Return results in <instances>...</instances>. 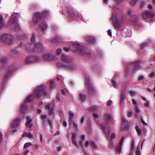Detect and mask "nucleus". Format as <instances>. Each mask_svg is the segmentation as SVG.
I'll use <instances>...</instances> for the list:
<instances>
[{
	"label": "nucleus",
	"mask_w": 155,
	"mask_h": 155,
	"mask_svg": "<svg viewBox=\"0 0 155 155\" xmlns=\"http://www.w3.org/2000/svg\"><path fill=\"white\" fill-rule=\"evenodd\" d=\"M150 78H152L155 77V74L153 72H152L149 75Z\"/></svg>",
	"instance_id": "37"
},
{
	"label": "nucleus",
	"mask_w": 155,
	"mask_h": 155,
	"mask_svg": "<svg viewBox=\"0 0 155 155\" xmlns=\"http://www.w3.org/2000/svg\"><path fill=\"white\" fill-rule=\"evenodd\" d=\"M24 38V37L21 35H18L17 37V39L19 40H21Z\"/></svg>",
	"instance_id": "39"
},
{
	"label": "nucleus",
	"mask_w": 155,
	"mask_h": 155,
	"mask_svg": "<svg viewBox=\"0 0 155 155\" xmlns=\"http://www.w3.org/2000/svg\"><path fill=\"white\" fill-rule=\"evenodd\" d=\"M89 144H90V143L88 141H87L85 143V146L86 147H88L89 145Z\"/></svg>",
	"instance_id": "51"
},
{
	"label": "nucleus",
	"mask_w": 155,
	"mask_h": 155,
	"mask_svg": "<svg viewBox=\"0 0 155 155\" xmlns=\"http://www.w3.org/2000/svg\"><path fill=\"white\" fill-rule=\"evenodd\" d=\"M27 120H28L27 122L26 123V126L29 127H30L32 126L33 124H30V123L32 121L31 119H30V117H26Z\"/></svg>",
	"instance_id": "22"
},
{
	"label": "nucleus",
	"mask_w": 155,
	"mask_h": 155,
	"mask_svg": "<svg viewBox=\"0 0 155 155\" xmlns=\"http://www.w3.org/2000/svg\"><path fill=\"white\" fill-rule=\"evenodd\" d=\"M72 142L73 144L76 146H78L77 143L75 140V139H72Z\"/></svg>",
	"instance_id": "45"
},
{
	"label": "nucleus",
	"mask_w": 155,
	"mask_h": 155,
	"mask_svg": "<svg viewBox=\"0 0 155 155\" xmlns=\"http://www.w3.org/2000/svg\"><path fill=\"white\" fill-rule=\"evenodd\" d=\"M107 33L110 36H112V33H111V31L109 29L107 31Z\"/></svg>",
	"instance_id": "49"
},
{
	"label": "nucleus",
	"mask_w": 155,
	"mask_h": 155,
	"mask_svg": "<svg viewBox=\"0 0 155 155\" xmlns=\"http://www.w3.org/2000/svg\"><path fill=\"white\" fill-rule=\"evenodd\" d=\"M14 41V38L12 35L7 34H4L1 36L0 41L5 44H11Z\"/></svg>",
	"instance_id": "3"
},
{
	"label": "nucleus",
	"mask_w": 155,
	"mask_h": 155,
	"mask_svg": "<svg viewBox=\"0 0 155 155\" xmlns=\"http://www.w3.org/2000/svg\"><path fill=\"white\" fill-rule=\"evenodd\" d=\"M90 145L91 147L95 149L98 148L97 145L94 142L91 141L90 142Z\"/></svg>",
	"instance_id": "28"
},
{
	"label": "nucleus",
	"mask_w": 155,
	"mask_h": 155,
	"mask_svg": "<svg viewBox=\"0 0 155 155\" xmlns=\"http://www.w3.org/2000/svg\"><path fill=\"white\" fill-rule=\"evenodd\" d=\"M43 58L44 60L48 61H53L55 60L56 59V57L54 55L50 54L44 55L43 57Z\"/></svg>",
	"instance_id": "10"
},
{
	"label": "nucleus",
	"mask_w": 155,
	"mask_h": 155,
	"mask_svg": "<svg viewBox=\"0 0 155 155\" xmlns=\"http://www.w3.org/2000/svg\"><path fill=\"white\" fill-rule=\"evenodd\" d=\"M145 3L144 2H142L140 4V7H141V8H143V5H145Z\"/></svg>",
	"instance_id": "55"
},
{
	"label": "nucleus",
	"mask_w": 155,
	"mask_h": 155,
	"mask_svg": "<svg viewBox=\"0 0 155 155\" xmlns=\"http://www.w3.org/2000/svg\"><path fill=\"white\" fill-rule=\"evenodd\" d=\"M72 117H70V124L71 125L72 124Z\"/></svg>",
	"instance_id": "62"
},
{
	"label": "nucleus",
	"mask_w": 155,
	"mask_h": 155,
	"mask_svg": "<svg viewBox=\"0 0 155 155\" xmlns=\"http://www.w3.org/2000/svg\"><path fill=\"white\" fill-rule=\"evenodd\" d=\"M47 25L45 22H41L38 25L39 29L43 31H44L47 29Z\"/></svg>",
	"instance_id": "16"
},
{
	"label": "nucleus",
	"mask_w": 155,
	"mask_h": 155,
	"mask_svg": "<svg viewBox=\"0 0 155 155\" xmlns=\"http://www.w3.org/2000/svg\"><path fill=\"white\" fill-rule=\"evenodd\" d=\"M48 12H47V11H46V12H43V15H44V17H46L47 15H48Z\"/></svg>",
	"instance_id": "52"
},
{
	"label": "nucleus",
	"mask_w": 155,
	"mask_h": 155,
	"mask_svg": "<svg viewBox=\"0 0 155 155\" xmlns=\"http://www.w3.org/2000/svg\"><path fill=\"white\" fill-rule=\"evenodd\" d=\"M101 127L103 130L104 131L106 136L108 137L110 135V129L108 127L106 126V125L101 124Z\"/></svg>",
	"instance_id": "13"
},
{
	"label": "nucleus",
	"mask_w": 155,
	"mask_h": 155,
	"mask_svg": "<svg viewBox=\"0 0 155 155\" xmlns=\"http://www.w3.org/2000/svg\"><path fill=\"white\" fill-rule=\"evenodd\" d=\"M61 59L62 61L68 63L72 62V60L69 56L65 54H62L61 57Z\"/></svg>",
	"instance_id": "15"
},
{
	"label": "nucleus",
	"mask_w": 155,
	"mask_h": 155,
	"mask_svg": "<svg viewBox=\"0 0 155 155\" xmlns=\"http://www.w3.org/2000/svg\"><path fill=\"white\" fill-rule=\"evenodd\" d=\"M39 59L38 57L34 56H31L28 57L25 60V63H30L36 62Z\"/></svg>",
	"instance_id": "12"
},
{
	"label": "nucleus",
	"mask_w": 155,
	"mask_h": 155,
	"mask_svg": "<svg viewBox=\"0 0 155 155\" xmlns=\"http://www.w3.org/2000/svg\"><path fill=\"white\" fill-rule=\"evenodd\" d=\"M112 103V101L111 100H109L107 102V104L108 106H110Z\"/></svg>",
	"instance_id": "54"
},
{
	"label": "nucleus",
	"mask_w": 155,
	"mask_h": 155,
	"mask_svg": "<svg viewBox=\"0 0 155 155\" xmlns=\"http://www.w3.org/2000/svg\"><path fill=\"white\" fill-rule=\"evenodd\" d=\"M155 15L153 12L148 11L144 12L142 13V15L143 19H146L149 17H152Z\"/></svg>",
	"instance_id": "11"
},
{
	"label": "nucleus",
	"mask_w": 155,
	"mask_h": 155,
	"mask_svg": "<svg viewBox=\"0 0 155 155\" xmlns=\"http://www.w3.org/2000/svg\"><path fill=\"white\" fill-rule=\"evenodd\" d=\"M147 45H148L147 43V42H146V43H144L143 44H142L141 46V47L142 48L144 49L145 47H146Z\"/></svg>",
	"instance_id": "38"
},
{
	"label": "nucleus",
	"mask_w": 155,
	"mask_h": 155,
	"mask_svg": "<svg viewBox=\"0 0 155 155\" xmlns=\"http://www.w3.org/2000/svg\"><path fill=\"white\" fill-rule=\"evenodd\" d=\"M123 22L122 21H120L118 19H116V22L114 23V25L116 28H118L119 27L120 25Z\"/></svg>",
	"instance_id": "25"
},
{
	"label": "nucleus",
	"mask_w": 155,
	"mask_h": 155,
	"mask_svg": "<svg viewBox=\"0 0 155 155\" xmlns=\"http://www.w3.org/2000/svg\"><path fill=\"white\" fill-rule=\"evenodd\" d=\"M116 137L115 134L114 133H113L111 134V139H114Z\"/></svg>",
	"instance_id": "53"
},
{
	"label": "nucleus",
	"mask_w": 155,
	"mask_h": 155,
	"mask_svg": "<svg viewBox=\"0 0 155 155\" xmlns=\"http://www.w3.org/2000/svg\"><path fill=\"white\" fill-rule=\"evenodd\" d=\"M27 109V107L24 104H23L21 107V112L23 114L25 111Z\"/></svg>",
	"instance_id": "31"
},
{
	"label": "nucleus",
	"mask_w": 155,
	"mask_h": 155,
	"mask_svg": "<svg viewBox=\"0 0 155 155\" xmlns=\"http://www.w3.org/2000/svg\"><path fill=\"white\" fill-rule=\"evenodd\" d=\"M144 79V77L143 76H140L138 78V80H141Z\"/></svg>",
	"instance_id": "61"
},
{
	"label": "nucleus",
	"mask_w": 155,
	"mask_h": 155,
	"mask_svg": "<svg viewBox=\"0 0 155 155\" xmlns=\"http://www.w3.org/2000/svg\"><path fill=\"white\" fill-rule=\"evenodd\" d=\"M19 15L18 13H14L11 15L9 21L10 22L16 23L19 17Z\"/></svg>",
	"instance_id": "8"
},
{
	"label": "nucleus",
	"mask_w": 155,
	"mask_h": 155,
	"mask_svg": "<svg viewBox=\"0 0 155 155\" xmlns=\"http://www.w3.org/2000/svg\"><path fill=\"white\" fill-rule=\"evenodd\" d=\"M140 61H138L132 63L133 66L134 67L133 71H134L136 70V69L140 67L139 63Z\"/></svg>",
	"instance_id": "21"
},
{
	"label": "nucleus",
	"mask_w": 155,
	"mask_h": 155,
	"mask_svg": "<svg viewBox=\"0 0 155 155\" xmlns=\"http://www.w3.org/2000/svg\"><path fill=\"white\" fill-rule=\"evenodd\" d=\"M68 64H65L62 63L58 64V66L59 67H64L66 68L71 71L76 70L78 69V66L76 65L73 60L69 63Z\"/></svg>",
	"instance_id": "5"
},
{
	"label": "nucleus",
	"mask_w": 155,
	"mask_h": 155,
	"mask_svg": "<svg viewBox=\"0 0 155 155\" xmlns=\"http://www.w3.org/2000/svg\"><path fill=\"white\" fill-rule=\"evenodd\" d=\"M134 148V141H133L132 143L131 146V150H133Z\"/></svg>",
	"instance_id": "44"
},
{
	"label": "nucleus",
	"mask_w": 155,
	"mask_h": 155,
	"mask_svg": "<svg viewBox=\"0 0 155 155\" xmlns=\"http://www.w3.org/2000/svg\"><path fill=\"white\" fill-rule=\"evenodd\" d=\"M31 45L30 43L27 44L25 45L26 50L28 51H31L33 50L31 47ZM44 49V47L41 43L39 42L36 43L35 45V48L33 49L35 52H41Z\"/></svg>",
	"instance_id": "2"
},
{
	"label": "nucleus",
	"mask_w": 155,
	"mask_h": 155,
	"mask_svg": "<svg viewBox=\"0 0 155 155\" xmlns=\"http://www.w3.org/2000/svg\"><path fill=\"white\" fill-rule=\"evenodd\" d=\"M137 134L139 136H140L141 134V131L140 130H139L137 131Z\"/></svg>",
	"instance_id": "64"
},
{
	"label": "nucleus",
	"mask_w": 155,
	"mask_h": 155,
	"mask_svg": "<svg viewBox=\"0 0 155 155\" xmlns=\"http://www.w3.org/2000/svg\"><path fill=\"white\" fill-rule=\"evenodd\" d=\"M137 1V0H132L131 1V4H134L136 3Z\"/></svg>",
	"instance_id": "63"
},
{
	"label": "nucleus",
	"mask_w": 155,
	"mask_h": 155,
	"mask_svg": "<svg viewBox=\"0 0 155 155\" xmlns=\"http://www.w3.org/2000/svg\"><path fill=\"white\" fill-rule=\"evenodd\" d=\"M112 82L114 87L117 88V84L115 81H114V80H112Z\"/></svg>",
	"instance_id": "40"
},
{
	"label": "nucleus",
	"mask_w": 155,
	"mask_h": 155,
	"mask_svg": "<svg viewBox=\"0 0 155 155\" xmlns=\"http://www.w3.org/2000/svg\"><path fill=\"white\" fill-rule=\"evenodd\" d=\"M129 94L131 96H133L135 94V92L133 91H130L129 92Z\"/></svg>",
	"instance_id": "47"
},
{
	"label": "nucleus",
	"mask_w": 155,
	"mask_h": 155,
	"mask_svg": "<svg viewBox=\"0 0 155 155\" xmlns=\"http://www.w3.org/2000/svg\"><path fill=\"white\" fill-rule=\"evenodd\" d=\"M50 87L51 89H54L55 88L54 81L52 80H51L50 81Z\"/></svg>",
	"instance_id": "32"
},
{
	"label": "nucleus",
	"mask_w": 155,
	"mask_h": 155,
	"mask_svg": "<svg viewBox=\"0 0 155 155\" xmlns=\"http://www.w3.org/2000/svg\"><path fill=\"white\" fill-rule=\"evenodd\" d=\"M104 118L105 120L108 122H111L112 119L111 115L109 114H105L104 116Z\"/></svg>",
	"instance_id": "19"
},
{
	"label": "nucleus",
	"mask_w": 155,
	"mask_h": 155,
	"mask_svg": "<svg viewBox=\"0 0 155 155\" xmlns=\"http://www.w3.org/2000/svg\"><path fill=\"white\" fill-rule=\"evenodd\" d=\"M46 117L47 116L46 115H41V119L43 120V125L44 127H45L47 126L45 121V119L46 118Z\"/></svg>",
	"instance_id": "23"
},
{
	"label": "nucleus",
	"mask_w": 155,
	"mask_h": 155,
	"mask_svg": "<svg viewBox=\"0 0 155 155\" xmlns=\"http://www.w3.org/2000/svg\"><path fill=\"white\" fill-rule=\"evenodd\" d=\"M69 115L70 116V117L72 118L74 117V114L71 111H70L69 113Z\"/></svg>",
	"instance_id": "50"
},
{
	"label": "nucleus",
	"mask_w": 155,
	"mask_h": 155,
	"mask_svg": "<svg viewBox=\"0 0 155 155\" xmlns=\"http://www.w3.org/2000/svg\"><path fill=\"white\" fill-rule=\"evenodd\" d=\"M80 99L81 101L83 102L86 100V96L84 94H79Z\"/></svg>",
	"instance_id": "29"
},
{
	"label": "nucleus",
	"mask_w": 155,
	"mask_h": 155,
	"mask_svg": "<svg viewBox=\"0 0 155 155\" xmlns=\"http://www.w3.org/2000/svg\"><path fill=\"white\" fill-rule=\"evenodd\" d=\"M2 136L1 133L0 132V143H1L2 142Z\"/></svg>",
	"instance_id": "57"
},
{
	"label": "nucleus",
	"mask_w": 155,
	"mask_h": 155,
	"mask_svg": "<svg viewBox=\"0 0 155 155\" xmlns=\"http://www.w3.org/2000/svg\"><path fill=\"white\" fill-rule=\"evenodd\" d=\"M70 17L71 18H78V14L77 13H75L73 12L69 13Z\"/></svg>",
	"instance_id": "26"
},
{
	"label": "nucleus",
	"mask_w": 155,
	"mask_h": 155,
	"mask_svg": "<svg viewBox=\"0 0 155 155\" xmlns=\"http://www.w3.org/2000/svg\"><path fill=\"white\" fill-rule=\"evenodd\" d=\"M6 61V59L5 58H2L0 60V61L2 63H5Z\"/></svg>",
	"instance_id": "43"
},
{
	"label": "nucleus",
	"mask_w": 155,
	"mask_h": 155,
	"mask_svg": "<svg viewBox=\"0 0 155 155\" xmlns=\"http://www.w3.org/2000/svg\"><path fill=\"white\" fill-rule=\"evenodd\" d=\"M140 146L137 147L136 150V155H140V153L139 150Z\"/></svg>",
	"instance_id": "36"
},
{
	"label": "nucleus",
	"mask_w": 155,
	"mask_h": 155,
	"mask_svg": "<svg viewBox=\"0 0 155 155\" xmlns=\"http://www.w3.org/2000/svg\"><path fill=\"white\" fill-rule=\"evenodd\" d=\"M124 140V137H122L119 143L117 146L116 147V151L118 153H120L121 152V147Z\"/></svg>",
	"instance_id": "18"
},
{
	"label": "nucleus",
	"mask_w": 155,
	"mask_h": 155,
	"mask_svg": "<svg viewBox=\"0 0 155 155\" xmlns=\"http://www.w3.org/2000/svg\"><path fill=\"white\" fill-rule=\"evenodd\" d=\"M46 108L49 110V114L52 115L54 113L53 107L52 104H49L45 105Z\"/></svg>",
	"instance_id": "17"
},
{
	"label": "nucleus",
	"mask_w": 155,
	"mask_h": 155,
	"mask_svg": "<svg viewBox=\"0 0 155 155\" xmlns=\"http://www.w3.org/2000/svg\"><path fill=\"white\" fill-rule=\"evenodd\" d=\"M135 110L137 114L139 113V112H140V110L139 109H138V108H137V107H136Z\"/></svg>",
	"instance_id": "58"
},
{
	"label": "nucleus",
	"mask_w": 155,
	"mask_h": 155,
	"mask_svg": "<svg viewBox=\"0 0 155 155\" xmlns=\"http://www.w3.org/2000/svg\"><path fill=\"white\" fill-rule=\"evenodd\" d=\"M5 26V23L3 21L2 17L0 15V28H2Z\"/></svg>",
	"instance_id": "27"
},
{
	"label": "nucleus",
	"mask_w": 155,
	"mask_h": 155,
	"mask_svg": "<svg viewBox=\"0 0 155 155\" xmlns=\"http://www.w3.org/2000/svg\"><path fill=\"white\" fill-rule=\"evenodd\" d=\"M73 46L75 50L80 52L84 55L87 56L90 55V51L85 47L78 44H73Z\"/></svg>",
	"instance_id": "4"
},
{
	"label": "nucleus",
	"mask_w": 155,
	"mask_h": 155,
	"mask_svg": "<svg viewBox=\"0 0 155 155\" xmlns=\"http://www.w3.org/2000/svg\"><path fill=\"white\" fill-rule=\"evenodd\" d=\"M48 123L50 127H52L53 123L51 120L49 119L48 120Z\"/></svg>",
	"instance_id": "42"
},
{
	"label": "nucleus",
	"mask_w": 155,
	"mask_h": 155,
	"mask_svg": "<svg viewBox=\"0 0 155 155\" xmlns=\"http://www.w3.org/2000/svg\"><path fill=\"white\" fill-rule=\"evenodd\" d=\"M73 125L74 126L76 127V129H78V125H77L74 122H73Z\"/></svg>",
	"instance_id": "59"
},
{
	"label": "nucleus",
	"mask_w": 155,
	"mask_h": 155,
	"mask_svg": "<svg viewBox=\"0 0 155 155\" xmlns=\"http://www.w3.org/2000/svg\"><path fill=\"white\" fill-rule=\"evenodd\" d=\"M12 74V71H9L5 74L3 78V79L4 80H7Z\"/></svg>",
	"instance_id": "24"
},
{
	"label": "nucleus",
	"mask_w": 155,
	"mask_h": 155,
	"mask_svg": "<svg viewBox=\"0 0 155 155\" xmlns=\"http://www.w3.org/2000/svg\"><path fill=\"white\" fill-rule=\"evenodd\" d=\"M19 54V53L17 51H13L11 53V57L15 59L16 58Z\"/></svg>",
	"instance_id": "20"
},
{
	"label": "nucleus",
	"mask_w": 155,
	"mask_h": 155,
	"mask_svg": "<svg viewBox=\"0 0 155 155\" xmlns=\"http://www.w3.org/2000/svg\"><path fill=\"white\" fill-rule=\"evenodd\" d=\"M125 97V94L124 93H123L121 94L120 97V101L121 102L124 101V100Z\"/></svg>",
	"instance_id": "33"
},
{
	"label": "nucleus",
	"mask_w": 155,
	"mask_h": 155,
	"mask_svg": "<svg viewBox=\"0 0 155 155\" xmlns=\"http://www.w3.org/2000/svg\"><path fill=\"white\" fill-rule=\"evenodd\" d=\"M20 120L19 118L17 117L12 123L11 125V127L9 129L10 132H14L16 131L15 127H18L19 124Z\"/></svg>",
	"instance_id": "6"
},
{
	"label": "nucleus",
	"mask_w": 155,
	"mask_h": 155,
	"mask_svg": "<svg viewBox=\"0 0 155 155\" xmlns=\"http://www.w3.org/2000/svg\"><path fill=\"white\" fill-rule=\"evenodd\" d=\"M86 40L87 44L88 45L94 43L96 41L95 38L92 36L87 37Z\"/></svg>",
	"instance_id": "14"
},
{
	"label": "nucleus",
	"mask_w": 155,
	"mask_h": 155,
	"mask_svg": "<svg viewBox=\"0 0 155 155\" xmlns=\"http://www.w3.org/2000/svg\"><path fill=\"white\" fill-rule=\"evenodd\" d=\"M86 81L89 93L91 94H94L95 92V89L91 83L90 79L88 78H87Z\"/></svg>",
	"instance_id": "7"
},
{
	"label": "nucleus",
	"mask_w": 155,
	"mask_h": 155,
	"mask_svg": "<svg viewBox=\"0 0 155 155\" xmlns=\"http://www.w3.org/2000/svg\"><path fill=\"white\" fill-rule=\"evenodd\" d=\"M64 50L66 52H68L69 51V49L68 48L65 47L64 48Z\"/></svg>",
	"instance_id": "60"
},
{
	"label": "nucleus",
	"mask_w": 155,
	"mask_h": 155,
	"mask_svg": "<svg viewBox=\"0 0 155 155\" xmlns=\"http://www.w3.org/2000/svg\"><path fill=\"white\" fill-rule=\"evenodd\" d=\"M98 109V108L97 106H94L89 108V110L91 111H96Z\"/></svg>",
	"instance_id": "30"
},
{
	"label": "nucleus",
	"mask_w": 155,
	"mask_h": 155,
	"mask_svg": "<svg viewBox=\"0 0 155 155\" xmlns=\"http://www.w3.org/2000/svg\"><path fill=\"white\" fill-rule=\"evenodd\" d=\"M42 18V14L40 12H38L34 15L33 22L34 23H37L41 21Z\"/></svg>",
	"instance_id": "9"
},
{
	"label": "nucleus",
	"mask_w": 155,
	"mask_h": 155,
	"mask_svg": "<svg viewBox=\"0 0 155 155\" xmlns=\"http://www.w3.org/2000/svg\"><path fill=\"white\" fill-rule=\"evenodd\" d=\"M31 145L32 144L30 142L26 143L24 144V148H26L28 147L31 146Z\"/></svg>",
	"instance_id": "34"
},
{
	"label": "nucleus",
	"mask_w": 155,
	"mask_h": 155,
	"mask_svg": "<svg viewBox=\"0 0 155 155\" xmlns=\"http://www.w3.org/2000/svg\"><path fill=\"white\" fill-rule=\"evenodd\" d=\"M62 52V49L61 48H59V49H58L56 51V54L58 55H60Z\"/></svg>",
	"instance_id": "35"
},
{
	"label": "nucleus",
	"mask_w": 155,
	"mask_h": 155,
	"mask_svg": "<svg viewBox=\"0 0 155 155\" xmlns=\"http://www.w3.org/2000/svg\"><path fill=\"white\" fill-rule=\"evenodd\" d=\"M56 99L57 100V102H59L60 101V99L59 97V96L58 95H57V97H56Z\"/></svg>",
	"instance_id": "56"
},
{
	"label": "nucleus",
	"mask_w": 155,
	"mask_h": 155,
	"mask_svg": "<svg viewBox=\"0 0 155 155\" xmlns=\"http://www.w3.org/2000/svg\"><path fill=\"white\" fill-rule=\"evenodd\" d=\"M29 134V133H27V132H25L23 134L22 136L23 137H28V135Z\"/></svg>",
	"instance_id": "41"
},
{
	"label": "nucleus",
	"mask_w": 155,
	"mask_h": 155,
	"mask_svg": "<svg viewBox=\"0 0 155 155\" xmlns=\"http://www.w3.org/2000/svg\"><path fill=\"white\" fill-rule=\"evenodd\" d=\"M76 133H74L72 134V139H75L76 137Z\"/></svg>",
	"instance_id": "46"
},
{
	"label": "nucleus",
	"mask_w": 155,
	"mask_h": 155,
	"mask_svg": "<svg viewBox=\"0 0 155 155\" xmlns=\"http://www.w3.org/2000/svg\"><path fill=\"white\" fill-rule=\"evenodd\" d=\"M45 87L44 85L38 87L34 91V95H30L28 96L25 101V102H30L34 99V97L38 99L43 94L44 96L48 95V92L45 91Z\"/></svg>",
	"instance_id": "1"
},
{
	"label": "nucleus",
	"mask_w": 155,
	"mask_h": 155,
	"mask_svg": "<svg viewBox=\"0 0 155 155\" xmlns=\"http://www.w3.org/2000/svg\"><path fill=\"white\" fill-rule=\"evenodd\" d=\"M93 117L95 118H98L99 117L98 115L96 113H94L93 114Z\"/></svg>",
	"instance_id": "48"
}]
</instances>
